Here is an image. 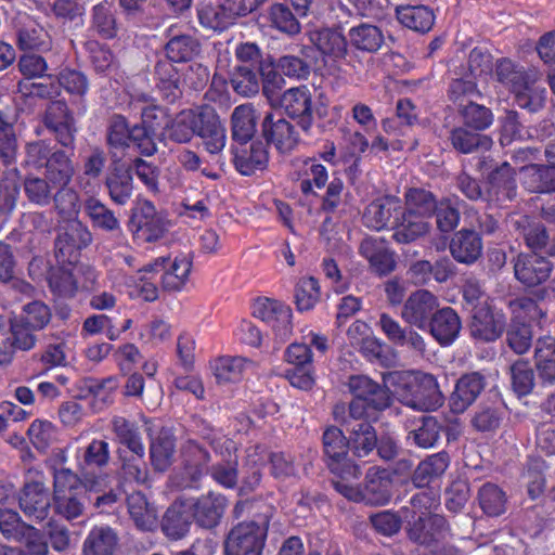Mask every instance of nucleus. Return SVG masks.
<instances>
[{"label": "nucleus", "mask_w": 555, "mask_h": 555, "mask_svg": "<svg viewBox=\"0 0 555 555\" xmlns=\"http://www.w3.org/2000/svg\"><path fill=\"white\" fill-rule=\"evenodd\" d=\"M360 253L379 274H387L395 268L393 256L382 238L365 237L360 245Z\"/></svg>", "instance_id": "5701e85b"}, {"label": "nucleus", "mask_w": 555, "mask_h": 555, "mask_svg": "<svg viewBox=\"0 0 555 555\" xmlns=\"http://www.w3.org/2000/svg\"><path fill=\"white\" fill-rule=\"evenodd\" d=\"M449 466V457L446 453H437L430 455L421 462L414 473V483L417 487H424L431 479L441 476Z\"/></svg>", "instance_id": "8fccbe9b"}, {"label": "nucleus", "mask_w": 555, "mask_h": 555, "mask_svg": "<svg viewBox=\"0 0 555 555\" xmlns=\"http://www.w3.org/2000/svg\"><path fill=\"white\" fill-rule=\"evenodd\" d=\"M434 214L437 229L442 233H450L460 223V211L450 198H443L437 203Z\"/></svg>", "instance_id": "69168bd1"}, {"label": "nucleus", "mask_w": 555, "mask_h": 555, "mask_svg": "<svg viewBox=\"0 0 555 555\" xmlns=\"http://www.w3.org/2000/svg\"><path fill=\"white\" fill-rule=\"evenodd\" d=\"M348 386L354 398L369 401L374 409H385L390 404L388 391L367 376H351Z\"/></svg>", "instance_id": "4be33fe9"}, {"label": "nucleus", "mask_w": 555, "mask_h": 555, "mask_svg": "<svg viewBox=\"0 0 555 555\" xmlns=\"http://www.w3.org/2000/svg\"><path fill=\"white\" fill-rule=\"evenodd\" d=\"M109 476L101 473L82 474L79 477L77 474L68 468H60L54 470V509L55 512L67 520L75 519L82 515L85 511V501L81 496V488L87 491L96 493L104 492L96 498L95 504L98 506L112 504L116 501V494L106 489L109 488Z\"/></svg>", "instance_id": "f03ea898"}, {"label": "nucleus", "mask_w": 555, "mask_h": 555, "mask_svg": "<svg viewBox=\"0 0 555 555\" xmlns=\"http://www.w3.org/2000/svg\"><path fill=\"white\" fill-rule=\"evenodd\" d=\"M117 543V534L112 528L95 526L83 542V555H113Z\"/></svg>", "instance_id": "e433bc0d"}, {"label": "nucleus", "mask_w": 555, "mask_h": 555, "mask_svg": "<svg viewBox=\"0 0 555 555\" xmlns=\"http://www.w3.org/2000/svg\"><path fill=\"white\" fill-rule=\"evenodd\" d=\"M323 447L331 470L343 478H358L359 467L346 459L348 441L337 427H328L323 434Z\"/></svg>", "instance_id": "1a4fd4ad"}, {"label": "nucleus", "mask_w": 555, "mask_h": 555, "mask_svg": "<svg viewBox=\"0 0 555 555\" xmlns=\"http://www.w3.org/2000/svg\"><path fill=\"white\" fill-rule=\"evenodd\" d=\"M280 105L284 112L305 131L314 124L313 95L308 86L293 87L283 92Z\"/></svg>", "instance_id": "9d476101"}, {"label": "nucleus", "mask_w": 555, "mask_h": 555, "mask_svg": "<svg viewBox=\"0 0 555 555\" xmlns=\"http://www.w3.org/2000/svg\"><path fill=\"white\" fill-rule=\"evenodd\" d=\"M400 202L393 196H383L373 201L364 210L363 222L367 228L379 231L387 227Z\"/></svg>", "instance_id": "2f4dec72"}, {"label": "nucleus", "mask_w": 555, "mask_h": 555, "mask_svg": "<svg viewBox=\"0 0 555 555\" xmlns=\"http://www.w3.org/2000/svg\"><path fill=\"white\" fill-rule=\"evenodd\" d=\"M535 366L540 377L548 384H555V338L538 339L534 349Z\"/></svg>", "instance_id": "79ce46f5"}, {"label": "nucleus", "mask_w": 555, "mask_h": 555, "mask_svg": "<svg viewBox=\"0 0 555 555\" xmlns=\"http://www.w3.org/2000/svg\"><path fill=\"white\" fill-rule=\"evenodd\" d=\"M533 334L527 323H512L506 333L509 348L517 354L526 353L532 346Z\"/></svg>", "instance_id": "0e129e2a"}, {"label": "nucleus", "mask_w": 555, "mask_h": 555, "mask_svg": "<svg viewBox=\"0 0 555 555\" xmlns=\"http://www.w3.org/2000/svg\"><path fill=\"white\" fill-rule=\"evenodd\" d=\"M266 20L270 26L283 34L294 36L300 33V23L292 10L284 3H272L268 7Z\"/></svg>", "instance_id": "a18cd8bd"}, {"label": "nucleus", "mask_w": 555, "mask_h": 555, "mask_svg": "<svg viewBox=\"0 0 555 555\" xmlns=\"http://www.w3.org/2000/svg\"><path fill=\"white\" fill-rule=\"evenodd\" d=\"M268 516L258 521L241 522L234 527L225 542L227 555H260L268 532Z\"/></svg>", "instance_id": "423d86ee"}, {"label": "nucleus", "mask_w": 555, "mask_h": 555, "mask_svg": "<svg viewBox=\"0 0 555 555\" xmlns=\"http://www.w3.org/2000/svg\"><path fill=\"white\" fill-rule=\"evenodd\" d=\"M451 142L454 149L461 153H472L476 149L489 150L492 145V140L487 135L469 132L463 128H457L452 131Z\"/></svg>", "instance_id": "052dcab7"}, {"label": "nucleus", "mask_w": 555, "mask_h": 555, "mask_svg": "<svg viewBox=\"0 0 555 555\" xmlns=\"http://www.w3.org/2000/svg\"><path fill=\"white\" fill-rule=\"evenodd\" d=\"M479 504L489 516H499L505 512V493L493 483H486L479 490Z\"/></svg>", "instance_id": "bf43d9fd"}, {"label": "nucleus", "mask_w": 555, "mask_h": 555, "mask_svg": "<svg viewBox=\"0 0 555 555\" xmlns=\"http://www.w3.org/2000/svg\"><path fill=\"white\" fill-rule=\"evenodd\" d=\"M552 270V263L537 254L519 255L514 266L516 279L528 287L544 283Z\"/></svg>", "instance_id": "ddd939ff"}, {"label": "nucleus", "mask_w": 555, "mask_h": 555, "mask_svg": "<svg viewBox=\"0 0 555 555\" xmlns=\"http://www.w3.org/2000/svg\"><path fill=\"white\" fill-rule=\"evenodd\" d=\"M225 506V498L212 492L203 495L192 504L194 518L206 528H212L219 522Z\"/></svg>", "instance_id": "b1692460"}, {"label": "nucleus", "mask_w": 555, "mask_h": 555, "mask_svg": "<svg viewBox=\"0 0 555 555\" xmlns=\"http://www.w3.org/2000/svg\"><path fill=\"white\" fill-rule=\"evenodd\" d=\"M485 388V379L479 373L463 375L456 383L450 397V405L453 412L463 413L477 399Z\"/></svg>", "instance_id": "6ab92c4d"}, {"label": "nucleus", "mask_w": 555, "mask_h": 555, "mask_svg": "<svg viewBox=\"0 0 555 555\" xmlns=\"http://www.w3.org/2000/svg\"><path fill=\"white\" fill-rule=\"evenodd\" d=\"M128 511L137 527L142 530H152L156 525V513L145 496L135 492L128 496Z\"/></svg>", "instance_id": "de8ad7c7"}, {"label": "nucleus", "mask_w": 555, "mask_h": 555, "mask_svg": "<svg viewBox=\"0 0 555 555\" xmlns=\"http://www.w3.org/2000/svg\"><path fill=\"white\" fill-rule=\"evenodd\" d=\"M196 134L203 140L206 151L210 154H218L225 146V128L217 113L210 107L202 108V120Z\"/></svg>", "instance_id": "dca6fc26"}, {"label": "nucleus", "mask_w": 555, "mask_h": 555, "mask_svg": "<svg viewBox=\"0 0 555 555\" xmlns=\"http://www.w3.org/2000/svg\"><path fill=\"white\" fill-rule=\"evenodd\" d=\"M231 85L234 91L242 96H251L259 91L258 77L246 65L236 68L232 75Z\"/></svg>", "instance_id": "774afa93"}, {"label": "nucleus", "mask_w": 555, "mask_h": 555, "mask_svg": "<svg viewBox=\"0 0 555 555\" xmlns=\"http://www.w3.org/2000/svg\"><path fill=\"white\" fill-rule=\"evenodd\" d=\"M240 14L230 0L214 2L204 0L197 5V18L199 24L215 31H221L235 23Z\"/></svg>", "instance_id": "f8f14e48"}, {"label": "nucleus", "mask_w": 555, "mask_h": 555, "mask_svg": "<svg viewBox=\"0 0 555 555\" xmlns=\"http://www.w3.org/2000/svg\"><path fill=\"white\" fill-rule=\"evenodd\" d=\"M44 122L55 133L62 145L73 144L75 133L73 117L68 114L67 105L64 102L55 101L48 106Z\"/></svg>", "instance_id": "aec40b11"}, {"label": "nucleus", "mask_w": 555, "mask_h": 555, "mask_svg": "<svg viewBox=\"0 0 555 555\" xmlns=\"http://www.w3.org/2000/svg\"><path fill=\"white\" fill-rule=\"evenodd\" d=\"M262 134L269 143L282 153L292 151L298 142L294 126L285 118L275 117L273 114H268L264 117Z\"/></svg>", "instance_id": "2eb2a0df"}, {"label": "nucleus", "mask_w": 555, "mask_h": 555, "mask_svg": "<svg viewBox=\"0 0 555 555\" xmlns=\"http://www.w3.org/2000/svg\"><path fill=\"white\" fill-rule=\"evenodd\" d=\"M429 220V218L403 211L395 228V240L406 244L424 237L431 229Z\"/></svg>", "instance_id": "473e14b6"}, {"label": "nucleus", "mask_w": 555, "mask_h": 555, "mask_svg": "<svg viewBox=\"0 0 555 555\" xmlns=\"http://www.w3.org/2000/svg\"><path fill=\"white\" fill-rule=\"evenodd\" d=\"M167 262L162 284L167 291L180 292L189 281L193 266L192 257L189 254H178Z\"/></svg>", "instance_id": "a878e982"}, {"label": "nucleus", "mask_w": 555, "mask_h": 555, "mask_svg": "<svg viewBox=\"0 0 555 555\" xmlns=\"http://www.w3.org/2000/svg\"><path fill=\"white\" fill-rule=\"evenodd\" d=\"M16 44L21 50H46L50 36L44 28L29 16H23L16 26Z\"/></svg>", "instance_id": "412c9836"}, {"label": "nucleus", "mask_w": 555, "mask_h": 555, "mask_svg": "<svg viewBox=\"0 0 555 555\" xmlns=\"http://www.w3.org/2000/svg\"><path fill=\"white\" fill-rule=\"evenodd\" d=\"M522 183L530 192H555V165H530L521 168Z\"/></svg>", "instance_id": "f704fd0d"}, {"label": "nucleus", "mask_w": 555, "mask_h": 555, "mask_svg": "<svg viewBox=\"0 0 555 555\" xmlns=\"http://www.w3.org/2000/svg\"><path fill=\"white\" fill-rule=\"evenodd\" d=\"M113 430L118 441L125 444L131 452L142 457L144 455V446L138 427L121 416H115L112 421Z\"/></svg>", "instance_id": "09e8293b"}, {"label": "nucleus", "mask_w": 555, "mask_h": 555, "mask_svg": "<svg viewBox=\"0 0 555 555\" xmlns=\"http://www.w3.org/2000/svg\"><path fill=\"white\" fill-rule=\"evenodd\" d=\"M439 307L438 298L426 289L413 292L405 300L402 310V320L420 330L428 327L429 320Z\"/></svg>", "instance_id": "9b49d317"}, {"label": "nucleus", "mask_w": 555, "mask_h": 555, "mask_svg": "<svg viewBox=\"0 0 555 555\" xmlns=\"http://www.w3.org/2000/svg\"><path fill=\"white\" fill-rule=\"evenodd\" d=\"M158 74L167 73L169 75L168 83L179 89L180 85H185L194 90L203 88L209 80V70L206 66L199 63L189 65L182 73V80L180 77L173 78L171 73L175 70L171 64H160L157 67Z\"/></svg>", "instance_id": "4c0bfd02"}, {"label": "nucleus", "mask_w": 555, "mask_h": 555, "mask_svg": "<svg viewBox=\"0 0 555 555\" xmlns=\"http://www.w3.org/2000/svg\"><path fill=\"white\" fill-rule=\"evenodd\" d=\"M201 120L202 108L198 111H182L170 122L166 124L165 134L179 143L189 142L196 134Z\"/></svg>", "instance_id": "c756f323"}, {"label": "nucleus", "mask_w": 555, "mask_h": 555, "mask_svg": "<svg viewBox=\"0 0 555 555\" xmlns=\"http://www.w3.org/2000/svg\"><path fill=\"white\" fill-rule=\"evenodd\" d=\"M513 92L518 106L535 112L542 107L546 90L541 83H538L535 76L528 75Z\"/></svg>", "instance_id": "a19ab883"}, {"label": "nucleus", "mask_w": 555, "mask_h": 555, "mask_svg": "<svg viewBox=\"0 0 555 555\" xmlns=\"http://www.w3.org/2000/svg\"><path fill=\"white\" fill-rule=\"evenodd\" d=\"M512 323H526L534 321L544 315L542 309L534 300L528 297H519L509 301Z\"/></svg>", "instance_id": "338daca9"}, {"label": "nucleus", "mask_w": 555, "mask_h": 555, "mask_svg": "<svg viewBox=\"0 0 555 555\" xmlns=\"http://www.w3.org/2000/svg\"><path fill=\"white\" fill-rule=\"evenodd\" d=\"M20 507L30 520L46 519L50 511V495L47 488L40 482L26 485L20 498Z\"/></svg>", "instance_id": "a211bd4d"}, {"label": "nucleus", "mask_w": 555, "mask_h": 555, "mask_svg": "<svg viewBox=\"0 0 555 555\" xmlns=\"http://www.w3.org/2000/svg\"><path fill=\"white\" fill-rule=\"evenodd\" d=\"M190 524V516L185 506L180 503H175L167 511L163 527L167 535L173 539H180L188 532Z\"/></svg>", "instance_id": "4d7b16f0"}, {"label": "nucleus", "mask_w": 555, "mask_h": 555, "mask_svg": "<svg viewBox=\"0 0 555 555\" xmlns=\"http://www.w3.org/2000/svg\"><path fill=\"white\" fill-rule=\"evenodd\" d=\"M439 505L434 491H422L411 499V506L403 509L409 537L430 548L431 555H456V550L444 542L449 531L444 518L436 513Z\"/></svg>", "instance_id": "f257e3e1"}, {"label": "nucleus", "mask_w": 555, "mask_h": 555, "mask_svg": "<svg viewBox=\"0 0 555 555\" xmlns=\"http://www.w3.org/2000/svg\"><path fill=\"white\" fill-rule=\"evenodd\" d=\"M199 52L198 41L190 35H179L166 44L167 56L172 62H186Z\"/></svg>", "instance_id": "6e6d98bb"}, {"label": "nucleus", "mask_w": 555, "mask_h": 555, "mask_svg": "<svg viewBox=\"0 0 555 555\" xmlns=\"http://www.w3.org/2000/svg\"><path fill=\"white\" fill-rule=\"evenodd\" d=\"M171 227L163 211L146 199L138 201L129 219V230L133 238L142 243H155L163 240Z\"/></svg>", "instance_id": "39448f33"}, {"label": "nucleus", "mask_w": 555, "mask_h": 555, "mask_svg": "<svg viewBox=\"0 0 555 555\" xmlns=\"http://www.w3.org/2000/svg\"><path fill=\"white\" fill-rule=\"evenodd\" d=\"M26 163L36 169L44 168V178L54 189L68 186L76 172L69 156L63 151L53 152L44 141L27 144Z\"/></svg>", "instance_id": "20e7f679"}, {"label": "nucleus", "mask_w": 555, "mask_h": 555, "mask_svg": "<svg viewBox=\"0 0 555 555\" xmlns=\"http://www.w3.org/2000/svg\"><path fill=\"white\" fill-rule=\"evenodd\" d=\"M431 335L441 344H451L459 335L461 321L452 308L437 310L428 323Z\"/></svg>", "instance_id": "393cba45"}, {"label": "nucleus", "mask_w": 555, "mask_h": 555, "mask_svg": "<svg viewBox=\"0 0 555 555\" xmlns=\"http://www.w3.org/2000/svg\"><path fill=\"white\" fill-rule=\"evenodd\" d=\"M364 502L371 505L387 504L391 498V481L385 469L372 467L365 477Z\"/></svg>", "instance_id": "bb28decb"}, {"label": "nucleus", "mask_w": 555, "mask_h": 555, "mask_svg": "<svg viewBox=\"0 0 555 555\" xmlns=\"http://www.w3.org/2000/svg\"><path fill=\"white\" fill-rule=\"evenodd\" d=\"M183 469L191 486L196 482L206 472L209 462L208 452L194 441H188L182 448Z\"/></svg>", "instance_id": "c9c22d12"}, {"label": "nucleus", "mask_w": 555, "mask_h": 555, "mask_svg": "<svg viewBox=\"0 0 555 555\" xmlns=\"http://www.w3.org/2000/svg\"><path fill=\"white\" fill-rule=\"evenodd\" d=\"M251 313L271 327L279 345L284 344L293 335V311L284 302L261 297L254 301Z\"/></svg>", "instance_id": "0eeeda50"}, {"label": "nucleus", "mask_w": 555, "mask_h": 555, "mask_svg": "<svg viewBox=\"0 0 555 555\" xmlns=\"http://www.w3.org/2000/svg\"><path fill=\"white\" fill-rule=\"evenodd\" d=\"M233 155L235 168L244 176L261 171L268 164V152L262 142L236 143Z\"/></svg>", "instance_id": "f3484780"}, {"label": "nucleus", "mask_w": 555, "mask_h": 555, "mask_svg": "<svg viewBox=\"0 0 555 555\" xmlns=\"http://www.w3.org/2000/svg\"><path fill=\"white\" fill-rule=\"evenodd\" d=\"M107 141L115 149H125L133 143L145 155H152L156 151V145L147 130L139 125L130 128L127 120L120 115L112 117Z\"/></svg>", "instance_id": "6e6552de"}, {"label": "nucleus", "mask_w": 555, "mask_h": 555, "mask_svg": "<svg viewBox=\"0 0 555 555\" xmlns=\"http://www.w3.org/2000/svg\"><path fill=\"white\" fill-rule=\"evenodd\" d=\"M109 461V446L105 440L93 439L81 452L79 461L80 476L90 474L87 472L89 467L101 468Z\"/></svg>", "instance_id": "3c124183"}, {"label": "nucleus", "mask_w": 555, "mask_h": 555, "mask_svg": "<svg viewBox=\"0 0 555 555\" xmlns=\"http://www.w3.org/2000/svg\"><path fill=\"white\" fill-rule=\"evenodd\" d=\"M348 37L352 47L365 52H376L384 43L382 30L371 24H360L351 27Z\"/></svg>", "instance_id": "37998d69"}, {"label": "nucleus", "mask_w": 555, "mask_h": 555, "mask_svg": "<svg viewBox=\"0 0 555 555\" xmlns=\"http://www.w3.org/2000/svg\"><path fill=\"white\" fill-rule=\"evenodd\" d=\"M55 190L56 193L52 196V201L59 215L65 219L76 218L81 207L78 193L68 186Z\"/></svg>", "instance_id": "680f3d73"}, {"label": "nucleus", "mask_w": 555, "mask_h": 555, "mask_svg": "<svg viewBox=\"0 0 555 555\" xmlns=\"http://www.w3.org/2000/svg\"><path fill=\"white\" fill-rule=\"evenodd\" d=\"M251 361L244 357L222 356L209 362V369L217 383L227 384L241 380Z\"/></svg>", "instance_id": "cd10ccee"}, {"label": "nucleus", "mask_w": 555, "mask_h": 555, "mask_svg": "<svg viewBox=\"0 0 555 555\" xmlns=\"http://www.w3.org/2000/svg\"><path fill=\"white\" fill-rule=\"evenodd\" d=\"M310 41L324 55L343 59L347 54V40L343 33L335 28H320L310 33Z\"/></svg>", "instance_id": "7c9ffc66"}, {"label": "nucleus", "mask_w": 555, "mask_h": 555, "mask_svg": "<svg viewBox=\"0 0 555 555\" xmlns=\"http://www.w3.org/2000/svg\"><path fill=\"white\" fill-rule=\"evenodd\" d=\"M405 212L422 216L425 218L431 217L435 211L437 201L435 196L424 189H410L405 193Z\"/></svg>", "instance_id": "603ef678"}, {"label": "nucleus", "mask_w": 555, "mask_h": 555, "mask_svg": "<svg viewBox=\"0 0 555 555\" xmlns=\"http://www.w3.org/2000/svg\"><path fill=\"white\" fill-rule=\"evenodd\" d=\"M460 112L465 125L475 130L488 128L493 120L492 113L487 107L476 104L473 101H469L467 104L461 102Z\"/></svg>", "instance_id": "e2e57ef3"}, {"label": "nucleus", "mask_w": 555, "mask_h": 555, "mask_svg": "<svg viewBox=\"0 0 555 555\" xmlns=\"http://www.w3.org/2000/svg\"><path fill=\"white\" fill-rule=\"evenodd\" d=\"M175 440L168 434H162L152 440L150 457L153 467L158 472L167 470L175 455Z\"/></svg>", "instance_id": "49530a36"}, {"label": "nucleus", "mask_w": 555, "mask_h": 555, "mask_svg": "<svg viewBox=\"0 0 555 555\" xmlns=\"http://www.w3.org/2000/svg\"><path fill=\"white\" fill-rule=\"evenodd\" d=\"M85 209L95 227L109 232L120 229L119 220L115 214L99 199L89 198L86 202Z\"/></svg>", "instance_id": "13d9d810"}, {"label": "nucleus", "mask_w": 555, "mask_h": 555, "mask_svg": "<svg viewBox=\"0 0 555 555\" xmlns=\"http://www.w3.org/2000/svg\"><path fill=\"white\" fill-rule=\"evenodd\" d=\"M450 251L459 262L473 263L481 255V238L475 231L461 230L453 236L450 243Z\"/></svg>", "instance_id": "c85d7f7f"}, {"label": "nucleus", "mask_w": 555, "mask_h": 555, "mask_svg": "<svg viewBox=\"0 0 555 555\" xmlns=\"http://www.w3.org/2000/svg\"><path fill=\"white\" fill-rule=\"evenodd\" d=\"M396 13L403 26L415 31H428L434 25V14L425 5H400Z\"/></svg>", "instance_id": "c03bdc74"}, {"label": "nucleus", "mask_w": 555, "mask_h": 555, "mask_svg": "<svg viewBox=\"0 0 555 555\" xmlns=\"http://www.w3.org/2000/svg\"><path fill=\"white\" fill-rule=\"evenodd\" d=\"M24 192L28 201L38 206H47L52 202L54 186L46 179L28 175L24 180Z\"/></svg>", "instance_id": "5fc2aeb1"}, {"label": "nucleus", "mask_w": 555, "mask_h": 555, "mask_svg": "<svg viewBox=\"0 0 555 555\" xmlns=\"http://www.w3.org/2000/svg\"><path fill=\"white\" fill-rule=\"evenodd\" d=\"M326 168L315 159H304L297 163V180L302 193H313V188L321 189L327 181Z\"/></svg>", "instance_id": "58836bf2"}, {"label": "nucleus", "mask_w": 555, "mask_h": 555, "mask_svg": "<svg viewBox=\"0 0 555 555\" xmlns=\"http://www.w3.org/2000/svg\"><path fill=\"white\" fill-rule=\"evenodd\" d=\"M258 116L251 104H242L231 115L232 137L235 143H247L255 134Z\"/></svg>", "instance_id": "72a5a7b5"}, {"label": "nucleus", "mask_w": 555, "mask_h": 555, "mask_svg": "<svg viewBox=\"0 0 555 555\" xmlns=\"http://www.w3.org/2000/svg\"><path fill=\"white\" fill-rule=\"evenodd\" d=\"M350 441L351 449L358 457L366 456L377 446L376 433L367 422H361L352 427Z\"/></svg>", "instance_id": "864d4df0"}, {"label": "nucleus", "mask_w": 555, "mask_h": 555, "mask_svg": "<svg viewBox=\"0 0 555 555\" xmlns=\"http://www.w3.org/2000/svg\"><path fill=\"white\" fill-rule=\"evenodd\" d=\"M385 384L403 404L416 410H435L443 401L437 379L430 374L391 372Z\"/></svg>", "instance_id": "7ed1b4c3"}, {"label": "nucleus", "mask_w": 555, "mask_h": 555, "mask_svg": "<svg viewBox=\"0 0 555 555\" xmlns=\"http://www.w3.org/2000/svg\"><path fill=\"white\" fill-rule=\"evenodd\" d=\"M505 324L504 313L485 304L474 311L470 331L473 336L492 341L500 337Z\"/></svg>", "instance_id": "4468645a"}, {"label": "nucleus", "mask_w": 555, "mask_h": 555, "mask_svg": "<svg viewBox=\"0 0 555 555\" xmlns=\"http://www.w3.org/2000/svg\"><path fill=\"white\" fill-rule=\"evenodd\" d=\"M106 186L111 199L118 205H125L133 191L132 175L129 168L124 165L116 166L106 178Z\"/></svg>", "instance_id": "ea45409f"}]
</instances>
